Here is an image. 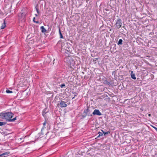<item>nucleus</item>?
Instances as JSON below:
<instances>
[{
  "instance_id": "nucleus-24",
  "label": "nucleus",
  "mask_w": 157,
  "mask_h": 157,
  "mask_svg": "<svg viewBox=\"0 0 157 157\" xmlns=\"http://www.w3.org/2000/svg\"><path fill=\"white\" fill-rule=\"evenodd\" d=\"M0 157H6L5 156H4L3 154V153L0 155Z\"/></svg>"
},
{
  "instance_id": "nucleus-31",
  "label": "nucleus",
  "mask_w": 157,
  "mask_h": 157,
  "mask_svg": "<svg viewBox=\"0 0 157 157\" xmlns=\"http://www.w3.org/2000/svg\"><path fill=\"white\" fill-rule=\"evenodd\" d=\"M151 116V114H148V116Z\"/></svg>"
},
{
  "instance_id": "nucleus-12",
  "label": "nucleus",
  "mask_w": 157,
  "mask_h": 157,
  "mask_svg": "<svg viewBox=\"0 0 157 157\" xmlns=\"http://www.w3.org/2000/svg\"><path fill=\"white\" fill-rule=\"evenodd\" d=\"M46 121H45L43 124V126L41 129V131H43L44 129L45 128Z\"/></svg>"
},
{
  "instance_id": "nucleus-14",
  "label": "nucleus",
  "mask_w": 157,
  "mask_h": 157,
  "mask_svg": "<svg viewBox=\"0 0 157 157\" xmlns=\"http://www.w3.org/2000/svg\"><path fill=\"white\" fill-rule=\"evenodd\" d=\"M6 124L5 122H0V126L4 125Z\"/></svg>"
},
{
  "instance_id": "nucleus-7",
  "label": "nucleus",
  "mask_w": 157,
  "mask_h": 157,
  "mask_svg": "<svg viewBox=\"0 0 157 157\" xmlns=\"http://www.w3.org/2000/svg\"><path fill=\"white\" fill-rule=\"evenodd\" d=\"M40 29L42 33H45L47 32V30L45 29L44 26H42L40 27Z\"/></svg>"
},
{
  "instance_id": "nucleus-10",
  "label": "nucleus",
  "mask_w": 157,
  "mask_h": 157,
  "mask_svg": "<svg viewBox=\"0 0 157 157\" xmlns=\"http://www.w3.org/2000/svg\"><path fill=\"white\" fill-rule=\"evenodd\" d=\"M6 26L5 21H4L3 23L2 24V26H1V29H3L5 28Z\"/></svg>"
},
{
  "instance_id": "nucleus-5",
  "label": "nucleus",
  "mask_w": 157,
  "mask_h": 157,
  "mask_svg": "<svg viewBox=\"0 0 157 157\" xmlns=\"http://www.w3.org/2000/svg\"><path fill=\"white\" fill-rule=\"evenodd\" d=\"M59 103L57 104V105H60V106L61 107H66L67 106V104H66V102L63 101H59Z\"/></svg>"
},
{
  "instance_id": "nucleus-13",
  "label": "nucleus",
  "mask_w": 157,
  "mask_h": 157,
  "mask_svg": "<svg viewBox=\"0 0 157 157\" xmlns=\"http://www.w3.org/2000/svg\"><path fill=\"white\" fill-rule=\"evenodd\" d=\"M98 134H99V135H98V136H97V138H99V137L100 136H103V133H102V132H99L98 133Z\"/></svg>"
},
{
  "instance_id": "nucleus-3",
  "label": "nucleus",
  "mask_w": 157,
  "mask_h": 157,
  "mask_svg": "<svg viewBox=\"0 0 157 157\" xmlns=\"http://www.w3.org/2000/svg\"><path fill=\"white\" fill-rule=\"evenodd\" d=\"M87 115L88 116L90 115V109L89 108H87L86 109H85L84 110L82 116L83 118H85Z\"/></svg>"
},
{
  "instance_id": "nucleus-28",
  "label": "nucleus",
  "mask_w": 157,
  "mask_h": 157,
  "mask_svg": "<svg viewBox=\"0 0 157 157\" xmlns=\"http://www.w3.org/2000/svg\"><path fill=\"white\" fill-rule=\"evenodd\" d=\"M41 134H42V135H43V132H42V131H41Z\"/></svg>"
},
{
  "instance_id": "nucleus-30",
  "label": "nucleus",
  "mask_w": 157,
  "mask_h": 157,
  "mask_svg": "<svg viewBox=\"0 0 157 157\" xmlns=\"http://www.w3.org/2000/svg\"><path fill=\"white\" fill-rule=\"evenodd\" d=\"M35 16H36V17H37V16H38V15H37V14H35Z\"/></svg>"
},
{
  "instance_id": "nucleus-6",
  "label": "nucleus",
  "mask_w": 157,
  "mask_h": 157,
  "mask_svg": "<svg viewBox=\"0 0 157 157\" xmlns=\"http://www.w3.org/2000/svg\"><path fill=\"white\" fill-rule=\"evenodd\" d=\"M92 114L94 115H97L98 116H100L101 115V113L98 109H95L94 110V111L92 113Z\"/></svg>"
},
{
  "instance_id": "nucleus-21",
  "label": "nucleus",
  "mask_w": 157,
  "mask_h": 157,
  "mask_svg": "<svg viewBox=\"0 0 157 157\" xmlns=\"http://www.w3.org/2000/svg\"><path fill=\"white\" fill-rule=\"evenodd\" d=\"M60 86L61 88H63L64 86H65V84H63L61 85Z\"/></svg>"
},
{
  "instance_id": "nucleus-8",
  "label": "nucleus",
  "mask_w": 157,
  "mask_h": 157,
  "mask_svg": "<svg viewBox=\"0 0 157 157\" xmlns=\"http://www.w3.org/2000/svg\"><path fill=\"white\" fill-rule=\"evenodd\" d=\"M48 112V111H47V109L45 108L42 111V115L44 117H45V115Z\"/></svg>"
},
{
  "instance_id": "nucleus-15",
  "label": "nucleus",
  "mask_w": 157,
  "mask_h": 157,
  "mask_svg": "<svg viewBox=\"0 0 157 157\" xmlns=\"http://www.w3.org/2000/svg\"><path fill=\"white\" fill-rule=\"evenodd\" d=\"M101 131L104 134V135H106V134H108L109 133H110V132H105L103 131V130H101Z\"/></svg>"
},
{
  "instance_id": "nucleus-9",
  "label": "nucleus",
  "mask_w": 157,
  "mask_h": 157,
  "mask_svg": "<svg viewBox=\"0 0 157 157\" xmlns=\"http://www.w3.org/2000/svg\"><path fill=\"white\" fill-rule=\"evenodd\" d=\"M131 76L132 78L134 80L136 79V78L135 76V74L133 73V71H132L131 72Z\"/></svg>"
},
{
  "instance_id": "nucleus-18",
  "label": "nucleus",
  "mask_w": 157,
  "mask_h": 157,
  "mask_svg": "<svg viewBox=\"0 0 157 157\" xmlns=\"http://www.w3.org/2000/svg\"><path fill=\"white\" fill-rule=\"evenodd\" d=\"M98 58H95V59H94L93 60V63H96V60H98Z\"/></svg>"
},
{
  "instance_id": "nucleus-22",
  "label": "nucleus",
  "mask_w": 157,
  "mask_h": 157,
  "mask_svg": "<svg viewBox=\"0 0 157 157\" xmlns=\"http://www.w3.org/2000/svg\"><path fill=\"white\" fill-rule=\"evenodd\" d=\"M151 126L153 128H154L155 130L157 132V128L156 127H155V126H152V125H151Z\"/></svg>"
},
{
  "instance_id": "nucleus-26",
  "label": "nucleus",
  "mask_w": 157,
  "mask_h": 157,
  "mask_svg": "<svg viewBox=\"0 0 157 157\" xmlns=\"http://www.w3.org/2000/svg\"><path fill=\"white\" fill-rule=\"evenodd\" d=\"M35 17H34L33 18V21L34 22V21H35Z\"/></svg>"
},
{
  "instance_id": "nucleus-2",
  "label": "nucleus",
  "mask_w": 157,
  "mask_h": 157,
  "mask_svg": "<svg viewBox=\"0 0 157 157\" xmlns=\"http://www.w3.org/2000/svg\"><path fill=\"white\" fill-rule=\"evenodd\" d=\"M27 13L25 9H22L20 13L18 14L19 20L21 21L24 22L25 21V16Z\"/></svg>"
},
{
  "instance_id": "nucleus-32",
  "label": "nucleus",
  "mask_w": 157,
  "mask_h": 157,
  "mask_svg": "<svg viewBox=\"0 0 157 157\" xmlns=\"http://www.w3.org/2000/svg\"><path fill=\"white\" fill-rule=\"evenodd\" d=\"M90 116H92V114H90Z\"/></svg>"
},
{
  "instance_id": "nucleus-20",
  "label": "nucleus",
  "mask_w": 157,
  "mask_h": 157,
  "mask_svg": "<svg viewBox=\"0 0 157 157\" xmlns=\"http://www.w3.org/2000/svg\"><path fill=\"white\" fill-rule=\"evenodd\" d=\"M9 153H8V152H6L4 153H3V154L4 155V156H5V155H8Z\"/></svg>"
},
{
  "instance_id": "nucleus-29",
  "label": "nucleus",
  "mask_w": 157,
  "mask_h": 157,
  "mask_svg": "<svg viewBox=\"0 0 157 157\" xmlns=\"http://www.w3.org/2000/svg\"><path fill=\"white\" fill-rule=\"evenodd\" d=\"M75 97L74 96L72 98V99H73L75 98Z\"/></svg>"
},
{
  "instance_id": "nucleus-17",
  "label": "nucleus",
  "mask_w": 157,
  "mask_h": 157,
  "mask_svg": "<svg viewBox=\"0 0 157 157\" xmlns=\"http://www.w3.org/2000/svg\"><path fill=\"white\" fill-rule=\"evenodd\" d=\"M6 92L8 93H12L13 92L12 91H10L9 90H7L6 91Z\"/></svg>"
},
{
  "instance_id": "nucleus-11",
  "label": "nucleus",
  "mask_w": 157,
  "mask_h": 157,
  "mask_svg": "<svg viewBox=\"0 0 157 157\" xmlns=\"http://www.w3.org/2000/svg\"><path fill=\"white\" fill-rule=\"evenodd\" d=\"M123 40L121 39H120L118 41L117 44L118 45H122V44Z\"/></svg>"
},
{
  "instance_id": "nucleus-27",
  "label": "nucleus",
  "mask_w": 157,
  "mask_h": 157,
  "mask_svg": "<svg viewBox=\"0 0 157 157\" xmlns=\"http://www.w3.org/2000/svg\"><path fill=\"white\" fill-rule=\"evenodd\" d=\"M123 28H124V29H125V26H123Z\"/></svg>"
},
{
  "instance_id": "nucleus-4",
  "label": "nucleus",
  "mask_w": 157,
  "mask_h": 157,
  "mask_svg": "<svg viewBox=\"0 0 157 157\" xmlns=\"http://www.w3.org/2000/svg\"><path fill=\"white\" fill-rule=\"evenodd\" d=\"M116 27L118 29L120 28L122 26V20L120 19H118L115 24Z\"/></svg>"
},
{
  "instance_id": "nucleus-23",
  "label": "nucleus",
  "mask_w": 157,
  "mask_h": 157,
  "mask_svg": "<svg viewBox=\"0 0 157 157\" xmlns=\"http://www.w3.org/2000/svg\"><path fill=\"white\" fill-rule=\"evenodd\" d=\"M36 10L37 13H38V14H39V13H40L39 11V10L38 9V8H37L36 7Z\"/></svg>"
},
{
  "instance_id": "nucleus-1",
  "label": "nucleus",
  "mask_w": 157,
  "mask_h": 157,
  "mask_svg": "<svg viewBox=\"0 0 157 157\" xmlns=\"http://www.w3.org/2000/svg\"><path fill=\"white\" fill-rule=\"evenodd\" d=\"M1 114L2 115H0L3 117L7 121L13 122L16 120V117L13 119H11L13 115V114L11 112H8L6 113H2Z\"/></svg>"
},
{
  "instance_id": "nucleus-25",
  "label": "nucleus",
  "mask_w": 157,
  "mask_h": 157,
  "mask_svg": "<svg viewBox=\"0 0 157 157\" xmlns=\"http://www.w3.org/2000/svg\"><path fill=\"white\" fill-rule=\"evenodd\" d=\"M34 22L36 23H37V24H39L40 23V22L38 21H34Z\"/></svg>"
},
{
  "instance_id": "nucleus-19",
  "label": "nucleus",
  "mask_w": 157,
  "mask_h": 157,
  "mask_svg": "<svg viewBox=\"0 0 157 157\" xmlns=\"http://www.w3.org/2000/svg\"><path fill=\"white\" fill-rule=\"evenodd\" d=\"M59 34H60V38H63V35H62V33L60 31V30H59Z\"/></svg>"
},
{
  "instance_id": "nucleus-16",
  "label": "nucleus",
  "mask_w": 157,
  "mask_h": 157,
  "mask_svg": "<svg viewBox=\"0 0 157 157\" xmlns=\"http://www.w3.org/2000/svg\"><path fill=\"white\" fill-rule=\"evenodd\" d=\"M72 93L74 95V97L77 96L78 94L77 93L75 92H72Z\"/></svg>"
}]
</instances>
